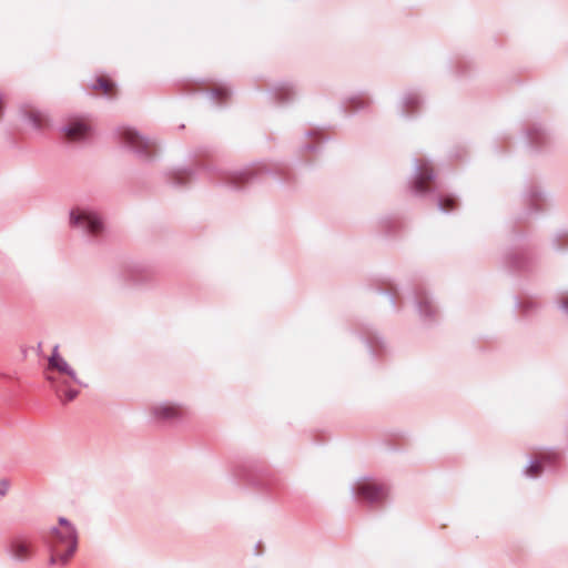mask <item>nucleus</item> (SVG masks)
Returning a JSON list of instances; mask_svg holds the SVG:
<instances>
[{"label": "nucleus", "instance_id": "obj_1", "mask_svg": "<svg viewBox=\"0 0 568 568\" xmlns=\"http://www.w3.org/2000/svg\"><path fill=\"white\" fill-rule=\"evenodd\" d=\"M47 379L55 388L57 394L64 402L73 400L78 395V389L72 387V383L77 381L73 369L65 359L59 354L58 346L49 358Z\"/></svg>", "mask_w": 568, "mask_h": 568}, {"label": "nucleus", "instance_id": "obj_2", "mask_svg": "<svg viewBox=\"0 0 568 568\" xmlns=\"http://www.w3.org/2000/svg\"><path fill=\"white\" fill-rule=\"evenodd\" d=\"M52 561L68 562L77 547V535L72 525L64 518L59 519V527L51 532Z\"/></svg>", "mask_w": 568, "mask_h": 568}, {"label": "nucleus", "instance_id": "obj_3", "mask_svg": "<svg viewBox=\"0 0 568 568\" xmlns=\"http://www.w3.org/2000/svg\"><path fill=\"white\" fill-rule=\"evenodd\" d=\"M70 223L73 226H79L88 230V232H90L93 235L99 234L103 229L102 222L95 214L79 209H74L71 211Z\"/></svg>", "mask_w": 568, "mask_h": 568}, {"label": "nucleus", "instance_id": "obj_4", "mask_svg": "<svg viewBox=\"0 0 568 568\" xmlns=\"http://www.w3.org/2000/svg\"><path fill=\"white\" fill-rule=\"evenodd\" d=\"M356 491L359 497L369 503H381L387 496L386 488L383 485L368 479L359 481Z\"/></svg>", "mask_w": 568, "mask_h": 568}, {"label": "nucleus", "instance_id": "obj_5", "mask_svg": "<svg viewBox=\"0 0 568 568\" xmlns=\"http://www.w3.org/2000/svg\"><path fill=\"white\" fill-rule=\"evenodd\" d=\"M121 135L123 142L129 146L144 152L145 154H152L154 152V144L150 140L141 136L136 131L132 129H124L121 132Z\"/></svg>", "mask_w": 568, "mask_h": 568}, {"label": "nucleus", "instance_id": "obj_6", "mask_svg": "<svg viewBox=\"0 0 568 568\" xmlns=\"http://www.w3.org/2000/svg\"><path fill=\"white\" fill-rule=\"evenodd\" d=\"M434 180V169L433 166L423 161L418 165L417 175L414 180L413 187L418 193H425L430 190L432 182Z\"/></svg>", "mask_w": 568, "mask_h": 568}, {"label": "nucleus", "instance_id": "obj_7", "mask_svg": "<svg viewBox=\"0 0 568 568\" xmlns=\"http://www.w3.org/2000/svg\"><path fill=\"white\" fill-rule=\"evenodd\" d=\"M91 126L88 121L83 119L72 120L64 130V135L68 141L77 142L87 139L90 135Z\"/></svg>", "mask_w": 568, "mask_h": 568}, {"label": "nucleus", "instance_id": "obj_8", "mask_svg": "<svg viewBox=\"0 0 568 568\" xmlns=\"http://www.w3.org/2000/svg\"><path fill=\"white\" fill-rule=\"evenodd\" d=\"M183 408L176 404H161L153 408V415L163 420L179 419L183 416Z\"/></svg>", "mask_w": 568, "mask_h": 568}, {"label": "nucleus", "instance_id": "obj_9", "mask_svg": "<svg viewBox=\"0 0 568 568\" xmlns=\"http://www.w3.org/2000/svg\"><path fill=\"white\" fill-rule=\"evenodd\" d=\"M10 552L16 559H28L32 554V544L26 538H14L10 544Z\"/></svg>", "mask_w": 568, "mask_h": 568}, {"label": "nucleus", "instance_id": "obj_10", "mask_svg": "<svg viewBox=\"0 0 568 568\" xmlns=\"http://www.w3.org/2000/svg\"><path fill=\"white\" fill-rule=\"evenodd\" d=\"M93 89L108 97H114L116 92L115 84L105 75H101L97 79Z\"/></svg>", "mask_w": 568, "mask_h": 568}, {"label": "nucleus", "instance_id": "obj_11", "mask_svg": "<svg viewBox=\"0 0 568 568\" xmlns=\"http://www.w3.org/2000/svg\"><path fill=\"white\" fill-rule=\"evenodd\" d=\"M28 115L36 128L42 129V128H45L49 123V120L47 119V116L43 113H41L39 110H36L33 108H31L28 111Z\"/></svg>", "mask_w": 568, "mask_h": 568}, {"label": "nucleus", "instance_id": "obj_12", "mask_svg": "<svg viewBox=\"0 0 568 568\" xmlns=\"http://www.w3.org/2000/svg\"><path fill=\"white\" fill-rule=\"evenodd\" d=\"M439 209L444 212H450L458 206L457 199L450 195L442 196L438 201Z\"/></svg>", "mask_w": 568, "mask_h": 568}, {"label": "nucleus", "instance_id": "obj_13", "mask_svg": "<svg viewBox=\"0 0 568 568\" xmlns=\"http://www.w3.org/2000/svg\"><path fill=\"white\" fill-rule=\"evenodd\" d=\"M541 471V465L539 463H534L528 469L527 474L529 476H537Z\"/></svg>", "mask_w": 568, "mask_h": 568}, {"label": "nucleus", "instance_id": "obj_14", "mask_svg": "<svg viewBox=\"0 0 568 568\" xmlns=\"http://www.w3.org/2000/svg\"><path fill=\"white\" fill-rule=\"evenodd\" d=\"M10 488V483L7 479H0V496L7 495Z\"/></svg>", "mask_w": 568, "mask_h": 568}]
</instances>
